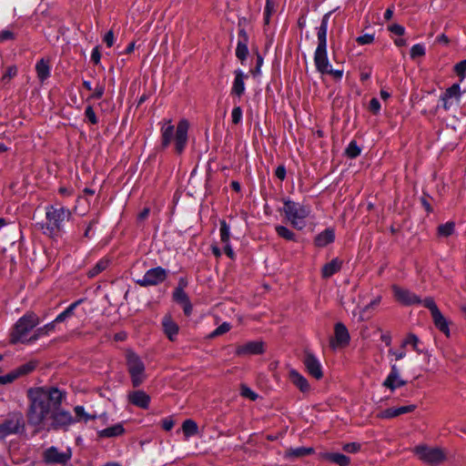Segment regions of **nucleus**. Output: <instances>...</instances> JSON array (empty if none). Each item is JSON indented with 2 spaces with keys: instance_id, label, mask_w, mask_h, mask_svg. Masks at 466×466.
Here are the masks:
<instances>
[{
  "instance_id": "64",
  "label": "nucleus",
  "mask_w": 466,
  "mask_h": 466,
  "mask_svg": "<svg viewBox=\"0 0 466 466\" xmlns=\"http://www.w3.org/2000/svg\"><path fill=\"white\" fill-rule=\"evenodd\" d=\"M162 426L164 430L170 431L174 426V422L172 420L167 419L163 420Z\"/></svg>"
},
{
  "instance_id": "31",
  "label": "nucleus",
  "mask_w": 466,
  "mask_h": 466,
  "mask_svg": "<svg viewBox=\"0 0 466 466\" xmlns=\"http://www.w3.org/2000/svg\"><path fill=\"white\" fill-rule=\"evenodd\" d=\"M341 264L342 262L339 259L334 258L330 262L324 265L322 268L323 278H329L334 275L340 269Z\"/></svg>"
},
{
  "instance_id": "46",
  "label": "nucleus",
  "mask_w": 466,
  "mask_h": 466,
  "mask_svg": "<svg viewBox=\"0 0 466 466\" xmlns=\"http://www.w3.org/2000/svg\"><path fill=\"white\" fill-rule=\"evenodd\" d=\"M425 55V47L421 44H416L414 45L410 49V57L416 58L419 56H422Z\"/></svg>"
},
{
  "instance_id": "51",
  "label": "nucleus",
  "mask_w": 466,
  "mask_h": 466,
  "mask_svg": "<svg viewBox=\"0 0 466 466\" xmlns=\"http://www.w3.org/2000/svg\"><path fill=\"white\" fill-rule=\"evenodd\" d=\"M35 369L34 363H26L16 369V371L19 372V377L25 374L31 372Z\"/></svg>"
},
{
  "instance_id": "22",
  "label": "nucleus",
  "mask_w": 466,
  "mask_h": 466,
  "mask_svg": "<svg viewBox=\"0 0 466 466\" xmlns=\"http://www.w3.org/2000/svg\"><path fill=\"white\" fill-rule=\"evenodd\" d=\"M415 409L416 405L414 404L401 406L398 408H389L382 410L380 414V417L382 419H391L405 413L412 412Z\"/></svg>"
},
{
  "instance_id": "6",
  "label": "nucleus",
  "mask_w": 466,
  "mask_h": 466,
  "mask_svg": "<svg viewBox=\"0 0 466 466\" xmlns=\"http://www.w3.org/2000/svg\"><path fill=\"white\" fill-rule=\"evenodd\" d=\"M413 453L420 461L431 466H437L447 459L446 451L441 447L420 444L414 447Z\"/></svg>"
},
{
  "instance_id": "56",
  "label": "nucleus",
  "mask_w": 466,
  "mask_h": 466,
  "mask_svg": "<svg viewBox=\"0 0 466 466\" xmlns=\"http://www.w3.org/2000/svg\"><path fill=\"white\" fill-rule=\"evenodd\" d=\"M17 73V69L15 66H10L7 68L6 72L4 74L2 80L6 81L12 77H14Z\"/></svg>"
},
{
  "instance_id": "4",
  "label": "nucleus",
  "mask_w": 466,
  "mask_h": 466,
  "mask_svg": "<svg viewBox=\"0 0 466 466\" xmlns=\"http://www.w3.org/2000/svg\"><path fill=\"white\" fill-rule=\"evenodd\" d=\"M39 324V318L33 312L25 313L15 323L11 333L10 339L12 343H26L28 342L29 332Z\"/></svg>"
},
{
  "instance_id": "7",
  "label": "nucleus",
  "mask_w": 466,
  "mask_h": 466,
  "mask_svg": "<svg viewBox=\"0 0 466 466\" xmlns=\"http://www.w3.org/2000/svg\"><path fill=\"white\" fill-rule=\"evenodd\" d=\"M71 218V211L65 207L48 206L46 208V228L51 232L60 230L64 222Z\"/></svg>"
},
{
  "instance_id": "3",
  "label": "nucleus",
  "mask_w": 466,
  "mask_h": 466,
  "mask_svg": "<svg viewBox=\"0 0 466 466\" xmlns=\"http://www.w3.org/2000/svg\"><path fill=\"white\" fill-rule=\"evenodd\" d=\"M282 210L287 220L298 230H302L307 226L308 218L311 215L310 206L291 200L284 201Z\"/></svg>"
},
{
  "instance_id": "32",
  "label": "nucleus",
  "mask_w": 466,
  "mask_h": 466,
  "mask_svg": "<svg viewBox=\"0 0 466 466\" xmlns=\"http://www.w3.org/2000/svg\"><path fill=\"white\" fill-rule=\"evenodd\" d=\"M35 70L37 76L41 82L47 79L50 76V67L47 62H46L44 59H41L36 63Z\"/></svg>"
},
{
  "instance_id": "20",
  "label": "nucleus",
  "mask_w": 466,
  "mask_h": 466,
  "mask_svg": "<svg viewBox=\"0 0 466 466\" xmlns=\"http://www.w3.org/2000/svg\"><path fill=\"white\" fill-rule=\"evenodd\" d=\"M330 13L323 15L320 25L317 28L318 46L317 47H327V33Z\"/></svg>"
},
{
  "instance_id": "59",
  "label": "nucleus",
  "mask_w": 466,
  "mask_h": 466,
  "mask_svg": "<svg viewBox=\"0 0 466 466\" xmlns=\"http://www.w3.org/2000/svg\"><path fill=\"white\" fill-rule=\"evenodd\" d=\"M455 71L459 76H463L466 72V59L455 66Z\"/></svg>"
},
{
  "instance_id": "44",
  "label": "nucleus",
  "mask_w": 466,
  "mask_h": 466,
  "mask_svg": "<svg viewBox=\"0 0 466 466\" xmlns=\"http://www.w3.org/2000/svg\"><path fill=\"white\" fill-rule=\"evenodd\" d=\"M416 304H421L423 307L427 308L431 311V314L440 310L434 299L431 297L426 298L423 300H420V302H417Z\"/></svg>"
},
{
  "instance_id": "57",
  "label": "nucleus",
  "mask_w": 466,
  "mask_h": 466,
  "mask_svg": "<svg viewBox=\"0 0 466 466\" xmlns=\"http://www.w3.org/2000/svg\"><path fill=\"white\" fill-rule=\"evenodd\" d=\"M273 10V3L271 0H267L266 7H265V22L268 24L269 22V15Z\"/></svg>"
},
{
  "instance_id": "25",
  "label": "nucleus",
  "mask_w": 466,
  "mask_h": 466,
  "mask_svg": "<svg viewBox=\"0 0 466 466\" xmlns=\"http://www.w3.org/2000/svg\"><path fill=\"white\" fill-rule=\"evenodd\" d=\"M431 318L435 327L441 331L446 337L451 336V330L448 319L443 316L441 310H438L431 314Z\"/></svg>"
},
{
  "instance_id": "37",
  "label": "nucleus",
  "mask_w": 466,
  "mask_h": 466,
  "mask_svg": "<svg viewBox=\"0 0 466 466\" xmlns=\"http://www.w3.org/2000/svg\"><path fill=\"white\" fill-rule=\"evenodd\" d=\"M276 231L278 235L287 240H295L296 235L293 231L284 226H276Z\"/></svg>"
},
{
  "instance_id": "21",
  "label": "nucleus",
  "mask_w": 466,
  "mask_h": 466,
  "mask_svg": "<svg viewBox=\"0 0 466 466\" xmlns=\"http://www.w3.org/2000/svg\"><path fill=\"white\" fill-rule=\"evenodd\" d=\"M238 355L259 354L263 352V343L261 341H249L237 348Z\"/></svg>"
},
{
  "instance_id": "49",
  "label": "nucleus",
  "mask_w": 466,
  "mask_h": 466,
  "mask_svg": "<svg viewBox=\"0 0 466 466\" xmlns=\"http://www.w3.org/2000/svg\"><path fill=\"white\" fill-rule=\"evenodd\" d=\"M230 329V325L227 322L222 323L220 326H218L212 333L211 337H216L222 335L226 332H228Z\"/></svg>"
},
{
  "instance_id": "53",
  "label": "nucleus",
  "mask_w": 466,
  "mask_h": 466,
  "mask_svg": "<svg viewBox=\"0 0 466 466\" xmlns=\"http://www.w3.org/2000/svg\"><path fill=\"white\" fill-rule=\"evenodd\" d=\"M105 92V86L103 85L97 84L94 88V92L91 95V98L99 99L102 97Z\"/></svg>"
},
{
  "instance_id": "35",
  "label": "nucleus",
  "mask_w": 466,
  "mask_h": 466,
  "mask_svg": "<svg viewBox=\"0 0 466 466\" xmlns=\"http://www.w3.org/2000/svg\"><path fill=\"white\" fill-rule=\"evenodd\" d=\"M380 301H381V297L380 296H378V297L374 298L367 306H365L360 310V318L361 319H369L370 318L369 311L370 309H374L375 308H377L379 306V304L380 303Z\"/></svg>"
},
{
  "instance_id": "39",
  "label": "nucleus",
  "mask_w": 466,
  "mask_h": 466,
  "mask_svg": "<svg viewBox=\"0 0 466 466\" xmlns=\"http://www.w3.org/2000/svg\"><path fill=\"white\" fill-rule=\"evenodd\" d=\"M108 266V260L106 259V258H103L101 260H99L96 266L89 270L88 272V275L89 277H95L96 276L97 274H99L100 272H102L104 269H106Z\"/></svg>"
},
{
  "instance_id": "9",
  "label": "nucleus",
  "mask_w": 466,
  "mask_h": 466,
  "mask_svg": "<svg viewBox=\"0 0 466 466\" xmlns=\"http://www.w3.org/2000/svg\"><path fill=\"white\" fill-rule=\"evenodd\" d=\"M24 429L25 422L22 414H10L5 420L0 423V441L10 435L22 432Z\"/></svg>"
},
{
  "instance_id": "8",
  "label": "nucleus",
  "mask_w": 466,
  "mask_h": 466,
  "mask_svg": "<svg viewBox=\"0 0 466 466\" xmlns=\"http://www.w3.org/2000/svg\"><path fill=\"white\" fill-rule=\"evenodd\" d=\"M127 364L135 387L140 385L146 378L145 364L133 351L127 352Z\"/></svg>"
},
{
  "instance_id": "55",
  "label": "nucleus",
  "mask_w": 466,
  "mask_h": 466,
  "mask_svg": "<svg viewBox=\"0 0 466 466\" xmlns=\"http://www.w3.org/2000/svg\"><path fill=\"white\" fill-rule=\"evenodd\" d=\"M389 30L392 34L397 35H402L405 32V28L402 25H398V24H394V25H391L390 26H389Z\"/></svg>"
},
{
  "instance_id": "26",
  "label": "nucleus",
  "mask_w": 466,
  "mask_h": 466,
  "mask_svg": "<svg viewBox=\"0 0 466 466\" xmlns=\"http://www.w3.org/2000/svg\"><path fill=\"white\" fill-rule=\"evenodd\" d=\"M128 400L132 404L143 409L147 408L150 401L149 396L142 390L130 392Z\"/></svg>"
},
{
  "instance_id": "13",
  "label": "nucleus",
  "mask_w": 466,
  "mask_h": 466,
  "mask_svg": "<svg viewBox=\"0 0 466 466\" xmlns=\"http://www.w3.org/2000/svg\"><path fill=\"white\" fill-rule=\"evenodd\" d=\"M335 337L330 344L332 348L346 346L350 341V334L347 328L342 323H337L334 329Z\"/></svg>"
},
{
  "instance_id": "16",
  "label": "nucleus",
  "mask_w": 466,
  "mask_h": 466,
  "mask_svg": "<svg viewBox=\"0 0 466 466\" xmlns=\"http://www.w3.org/2000/svg\"><path fill=\"white\" fill-rule=\"evenodd\" d=\"M392 289L396 299L403 304L411 305L420 302L419 297L408 289H401L398 286H393Z\"/></svg>"
},
{
  "instance_id": "52",
  "label": "nucleus",
  "mask_w": 466,
  "mask_h": 466,
  "mask_svg": "<svg viewBox=\"0 0 466 466\" xmlns=\"http://www.w3.org/2000/svg\"><path fill=\"white\" fill-rule=\"evenodd\" d=\"M356 40L360 45H369L374 41V35L366 34V35L357 37Z\"/></svg>"
},
{
  "instance_id": "43",
  "label": "nucleus",
  "mask_w": 466,
  "mask_h": 466,
  "mask_svg": "<svg viewBox=\"0 0 466 466\" xmlns=\"http://www.w3.org/2000/svg\"><path fill=\"white\" fill-rule=\"evenodd\" d=\"M360 152L361 150L355 141H351L346 148V155L351 158L358 157Z\"/></svg>"
},
{
  "instance_id": "60",
  "label": "nucleus",
  "mask_w": 466,
  "mask_h": 466,
  "mask_svg": "<svg viewBox=\"0 0 466 466\" xmlns=\"http://www.w3.org/2000/svg\"><path fill=\"white\" fill-rule=\"evenodd\" d=\"M104 41L106 44L107 46H112L115 43V36L112 31H108L105 36Z\"/></svg>"
},
{
  "instance_id": "54",
  "label": "nucleus",
  "mask_w": 466,
  "mask_h": 466,
  "mask_svg": "<svg viewBox=\"0 0 466 466\" xmlns=\"http://www.w3.org/2000/svg\"><path fill=\"white\" fill-rule=\"evenodd\" d=\"M86 117L88 119V121L92 124H96L97 118L96 116V114L92 108V106H87L85 110Z\"/></svg>"
},
{
  "instance_id": "47",
  "label": "nucleus",
  "mask_w": 466,
  "mask_h": 466,
  "mask_svg": "<svg viewBox=\"0 0 466 466\" xmlns=\"http://www.w3.org/2000/svg\"><path fill=\"white\" fill-rule=\"evenodd\" d=\"M389 355L392 356L395 360H400L406 357L405 347L401 345L400 349L399 350L390 349Z\"/></svg>"
},
{
  "instance_id": "48",
  "label": "nucleus",
  "mask_w": 466,
  "mask_h": 466,
  "mask_svg": "<svg viewBox=\"0 0 466 466\" xmlns=\"http://www.w3.org/2000/svg\"><path fill=\"white\" fill-rule=\"evenodd\" d=\"M361 445L358 442H350L342 446V450L347 453H357L360 451Z\"/></svg>"
},
{
  "instance_id": "17",
  "label": "nucleus",
  "mask_w": 466,
  "mask_h": 466,
  "mask_svg": "<svg viewBox=\"0 0 466 466\" xmlns=\"http://www.w3.org/2000/svg\"><path fill=\"white\" fill-rule=\"evenodd\" d=\"M173 299L183 308L184 313L189 316L192 312V304L183 288L178 287L173 292Z\"/></svg>"
},
{
  "instance_id": "28",
  "label": "nucleus",
  "mask_w": 466,
  "mask_h": 466,
  "mask_svg": "<svg viewBox=\"0 0 466 466\" xmlns=\"http://www.w3.org/2000/svg\"><path fill=\"white\" fill-rule=\"evenodd\" d=\"M313 452L312 448L307 447H297V448H289L285 451L284 457L289 460H295L298 458H302L307 455H309Z\"/></svg>"
},
{
  "instance_id": "24",
  "label": "nucleus",
  "mask_w": 466,
  "mask_h": 466,
  "mask_svg": "<svg viewBox=\"0 0 466 466\" xmlns=\"http://www.w3.org/2000/svg\"><path fill=\"white\" fill-rule=\"evenodd\" d=\"M319 458L339 466H348L350 463V457L338 452H322L319 454Z\"/></svg>"
},
{
  "instance_id": "36",
  "label": "nucleus",
  "mask_w": 466,
  "mask_h": 466,
  "mask_svg": "<svg viewBox=\"0 0 466 466\" xmlns=\"http://www.w3.org/2000/svg\"><path fill=\"white\" fill-rule=\"evenodd\" d=\"M220 241L223 244L229 243V238H230V228L226 223L225 220L220 221Z\"/></svg>"
},
{
  "instance_id": "29",
  "label": "nucleus",
  "mask_w": 466,
  "mask_h": 466,
  "mask_svg": "<svg viewBox=\"0 0 466 466\" xmlns=\"http://www.w3.org/2000/svg\"><path fill=\"white\" fill-rule=\"evenodd\" d=\"M335 239V233L334 230L331 228H327L324 231L320 232L316 238H315V245L318 247H325L329 245V243L333 242Z\"/></svg>"
},
{
  "instance_id": "42",
  "label": "nucleus",
  "mask_w": 466,
  "mask_h": 466,
  "mask_svg": "<svg viewBox=\"0 0 466 466\" xmlns=\"http://www.w3.org/2000/svg\"><path fill=\"white\" fill-rule=\"evenodd\" d=\"M240 395L250 400H256L258 395L245 384L240 386Z\"/></svg>"
},
{
  "instance_id": "33",
  "label": "nucleus",
  "mask_w": 466,
  "mask_h": 466,
  "mask_svg": "<svg viewBox=\"0 0 466 466\" xmlns=\"http://www.w3.org/2000/svg\"><path fill=\"white\" fill-rule=\"evenodd\" d=\"M420 339L413 333H410L402 341V346L406 347L410 345L412 349L419 354L424 352L422 349L420 348Z\"/></svg>"
},
{
  "instance_id": "61",
  "label": "nucleus",
  "mask_w": 466,
  "mask_h": 466,
  "mask_svg": "<svg viewBox=\"0 0 466 466\" xmlns=\"http://www.w3.org/2000/svg\"><path fill=\"white\" fill-rule=\"evenodd\" d=\"M370 109L377 114L380 109V104L377 98H372L370 102Z\"/></svg>"
},
{
  "instance_id": "23",
  "label": "nucleus",
  "mask_w": 466,
  "mask_h": 466,
  "mask_svg": "<svg viewBox=\"0 0 466 466\" xmlns=\"http://www.w3.org/2000/svg\"><path fill=\"white\" fill-rule=\"evenodd\" d=\"M162 326L165 334L170 340H175L177 333H178V326L177 324L173 320L172 317L170 315H166L162 319Z\"/></svg>"
},
{
  "instance_id": "1",
  "label": "nucleus",
  "mask_w": 466,
  "mask_h": 466,
  "mask_svg": "<svg viewBox=\"0 0 466 466\" xmlns=\"http://www.w3.org/2000/svg\"><path fill=\"white\" fill-rule=\"evenodd\" d=\"M28 423L40 431H67L73 425L70 411L60 408L65 393L56 388L29 391Z\"/></svg>"
},
{
  "instance_id": "40",
  "label": "nucleus",
  "mask_w": 466,
  "mask_h": 466,
  "mask_svg": "<svg viewBox=\"0 0 466 466\" xmlns=\"http://www.w3.org/2000/svg\"><path fill=\"white\" fill-rule=\"evenodd\" d=\"M77 303L71 304L68 308H66L63 312H61L55 319L54 322H63L67 318L71 317L73 315V311L75 308L76 307Z\"/></svg>"
},
{
  "instance_id": "38",
  "label": "nucleus",
  "mask_w": 466,
  "mask_h": 466,
  "mask_svg": "<svg viewBox=\"0 0 466 466\" xmlns=\"http://www.w3.org/2000/svg\"><path fill=\"white\" fill-rule=\"evenodd\" d=\"M455 225L453 222H447L440 225L438 228V233L441 237H449L454 232Z\"/></svg>"
},
{
  "instance_id": "11",
  "label": "nucleus",
  "mask_w": 466,
  "mask_h": 466,
  "mask_svg": "<svg viewBox=\"0 0 466 466\" xmlns=\"http://www.w3.org/2000/svg\"><path fill=\"white\" fill-rule=\"evenodd\" d=\"M166 277L167 271L160 267H157L147 270L144 277L137 280V283L143 287L157 285L158 283L164 281Z\"/></svg>"
},
{
  "instance_id": "10",
  "label": "nucleus",
  "mask_w": 466,
  "mask_h": 466,
  "mask_svg": "<svg viewBox=\"0 0 466 466\" xmlns=\"http://www.w3.org/2000/svg\"><path fill=\"white\" fill-rule=\"evenodd\" d=\"M72 456L71 451L67 449L66 451H59L56 447H50L44 452V461L49 464H65Z\"/></svg>"
},
{
  "instance_id": "19",
  "label": "nucleus",
  "mask_w": 466,
  "mask_h": 466,
  "mask_svg": "<svg viewBox=\"0 0 466 466\" xmlns=\"http://www.w3.org/2000/svg\"><path fill=\"white\" fill-rule=\"evenodd\" d=\"M235 78L231 87V94L238 96H241L245 93V79L248 76L240 69H237L234 72Z\"/></svg>"
},
{
  "instance_id": "5",
  "label": "nucleus",
  "mask_w": 466,
  "mask_h": 466,
  "mask_svg": "<svg viewBox=\"0 0 466 466\" xmlns=\"http://www.w3.org/2000/svg\"><path fill=\"white\" fill-rule=\"evenodd\" d=\"M314 65L316 70L321 76H329L336 81L341 80L343 76V69L332 67L329 57H328V46L327 47H316L314 52Z\"/></svg>"
},
{
  "instance_id": "15",
  "label": "nucleus",
  "mask_w": 466,
  "mask_h": 466,
  "mask_svg": "<svg viewBox=\"0 0 466 466\" xmlns=\"http://www.w3.org/2000/svg\"><path fill=\"white\" fill-rule=\"evenodd\" d=\"M461 97V86L459 84H454L449 87L441 96L443 107L448 110L452 106L453 101L459 102Z\"/></svg>"
},
{
  "instance_id": "58",
  "label": "nucleus",
  "mask_w": 466,
  "mask_h": 466,
  "mask_svg": "<svg viewBox=\"0 0 466 466\" xmlns=\"http://www.w3.org/2000/svg\"><path fill=\"white\" fill-rule=\"evenodd\" d=\"M46 335V334L45 333V329H43V327H41L35 331V333L32 337L29 338L28 342L35 341L38 339H40Z\"/></svg>"
},
{
  "instance_id": "34",
  "label": "nucleus",
  "mask_w": 466,
  "mask_h": 466,
  "mask_svg": "<svg viewBox=\"0 0 466 466\" xmlns=\"http://www.w3.org/2000/svg\"><path fill=\"white\" fill-rule=\"evenodd\" d=\"M198 425L192 420H186L182 424V431L185 434V437L188 439L198 433Z\"/></svg>"
},
{
  "instance_id": "18",
  "label": "nucleus",
  "mask_w": 466,
  "mask_h": 466,
  "mask_svg": "<svg viewBox=\"0 0 466 466\" xmlns=\"http://www.w3.org/2000/svg\"><path fill=\"white\" fill-rule=\"evenodd\" d=\"M289 379L291 383L296 386L301 392H308L310 390V386L307 379L298 372L296 370L291 369L289 371Z\"/></svg>"
},
{
  "instance_id": "12",
  "label": "nucleus",
  "mask_w": 466,
  "mask_h": 466,
  "mask_svg": "<svg viewBox=\"0 0 466 466\" xmlns=\"http://www.w3.org/2000/svg\"><path fill=\"white\" fill-rule=\"evenodd\" d=\"M405 384V380H403L400 376V370L397 365L392 364L390 366V371L383 382V386L390 389V390H394L400 387L404 386Z\"/></svg>"
},
{
  "instance_id": "2",
  "label": "nucleus",
  "mask_w": 466,
  "mask_h": 466,
  "mask_svg": "<svg viewBox=\"0 0 466 466\" xmlns=\"http://www.w3.org/2000/svg\"><path fill=\"white\" fill-rule=\"evenodd\" d=\"M161 147H168L172 143L175 146V151L181 154L187 144L189 122L183 118L180 119L175 127L171 119H163L159 122Z\"/></svg>"
},
{
  "instance_id": "62",
  "label": "nucleus",
  "mask_w": 466,
  "mask_h": 466,
  "mask_svg": "<svg viewBox=\"0 0 466 466\" xmlns=\"http://www.w3.org/2000/svg\"><path fill=\"white\" fill-rule=\"evenodd\" d=\"M13 37V33L9 30H3L0 33V42L11 39Z\"/></svg>"
},
{
  "instance_id": "27",
  "label": "nucleus",
  "mask_w": 466,
  "mask_h": 466,
  "mask_svg": "<svg viewBox=\"0 0 466 466\" xmlns=\"http://www.w3.org/2000/svg\"><path fill=\"white\" fill-rule=\"evenodd\" d=\"M75 417H73V424L76 422H88L97 418L96 413H88L83 406H76L74 409Z\"/></svg>"
},
{
  "instance_id": "50",
  "label": "nucleus",
  "mask_w": 466,
  "mask_h": 466,
  "mask_svg": "<svg viewBox=\"0 0 466 466\" xmlns=\"http://www.w3.org/2000/svg\"><path fill=\"white\" fill-rule=\"evenodd\" d=\"M231 117L234 124H238L242 119V109L239 106L234 107L231 113Z\"/></svg>"
},
{
  "instance_id": "14",
  "label": "nucleus",
  "mask_w": 466,
  "mask_h": 466,
  "mask_svg": "<svg viewBox=\"0 0 466 466\" xmlns=\"http://www.w3.org/2000/svg\"><path fill=\"white\" fill-rule=\"evenodd\" d=\"M304 364L308 372L317 380L322 378V367L319 360L312 354H307L304 359Z\"/></svg>"
},
{
  "instance_id": "30",
  "label": "nucleus",
  "mask_w": 466,
  "mask_h": 466,
  "mask_svg": "<svg viewBox=\"0 0 466 466\" xmlns=\"http://www.w3.org/2000/svg\"><path fill=\"white\" fill-rule=\"evenodd\" d=\"M124 432V428L121 423H116L111 427L98 431V436L101 438H112L120 436Z\"/></svg>"
},
{
  "instance_id": "63",
  "label": "nucleus",
  "mask_w": 466,
  "mask_h": 466,
  "mask_svg": "<svg viewBox=\"0 0 466 466\" xmlns=\"http://www.w3.org/2000/svg\"><path fill=\"white\" fill-rule=\"evenodd\" d=\"M100 53L98 51V48L96 47L93 49L92 53H91V60L95 63V64H98L99 61H100Z\"/></svg>"
},
{
  "instance_id": "45",
  "label": "nucleus",
  "mask_w": 466,
  "mask_h": 466,
  "mask_svg": "<svg viewBox=\"0 0 466 466\" xmlns=\"http://www.w3.org/2000/svg\"><path fill=\"white\" fill-rule=\"evenodd\" d=\"M19 377V372L13 370L7 374L0 376V384H8L12 383Z\"/></svg>"
},
{
  "instance_id": "41",
  "label": "nucleus",
  "mask_w": 466,
  "mask_h": 466,
  "mask_svg": "<svg viewBox=\"0 0 466 466\" xmlns=\"http://www.w3.org/2000/svg\"><path fill=\"white\" fill-rule=\"evenodd\" d=\"M248 49L247 44L242 41H238L236 48V56L241 61L245 60L248 56Z\"/></svg>"
}]
</instances>
